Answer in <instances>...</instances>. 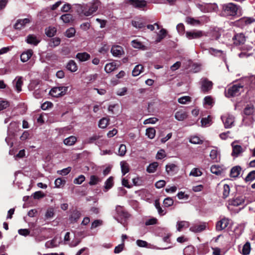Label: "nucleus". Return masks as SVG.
<instances>
[{"label": "nucleus", "mask_w": 255, "mask_h": 255, "mask_svg": "<svg viewBox=\"0 0 255 255\" xmlns=\"http://www.w3.org/2000/svg\"><path fill=\"white\" fill-rule=\"evenodd\" d=\"M255 179V171L250 172L245 178L246 182L252 181Z\"/></svg>", "instance_id": "obj_55"}, {"label": "nucleus", "mask_w": 255, "mask_h": 255, "mask_svg": "<svg viewBox=\"0 0 255 255\" xmlns=\"http://www.w3.org/2000/svg\"><path fill=\"white\" fill-rule=\"evenodd\" d=\"M68 70L72 72H75L77 70V65L75 62L73 60H70L67 65Z\"/></svg>", "instance_id": "obj_28"}, {"label": "nucleus", "mask_w": 255, "mask_h": 255, "mask_svg": "<svg viewBox=\"0 0 255 255\" xmlns=\"http://www.w3.org/2000/svg\"><path fill=\"white\" fill-rule=\"evenodd\" d=\"M221 119L226 128H231L234 126L235 117L230 114H226L221 117Z\"/></svg>", "instance_id": "obj_4"}, {"label": "nucleus", "mask_w": 255, "mask_h": 255, "mask_svg": "<svg viewBox=\"0 0 255 255\" xmlns=\"http://www.w3.org/2000/svg\"><path fill=\"white\" fill-rule=\"evenodd\" d=\"M217 6L216 5H212V4H206L204 6V9H202L201 10L204 12H210L212 11H215L216 10Z\"/></svg>", "instance_id": "obj_34"}, {"label": "nucleus", "mask_w": 255, "mask_h": 255, "mask_svg": "<svg viewBox=\"0 0 255 255\" xmlns=\"http://www.w3.org/2000/svg\"><path fill=\"white\" fill-rule=\"evenodd\" d=\"M110 119L106 118H103L101 119L99 122V127L101 128H106L109 124Z\"/></svg>", "instance_id": "obj_33"}, {"label": "nucleus", "mask_w": 255, "mask_h": 255, "mask_svg": "<svg viewBox=\"0 0 255 255\" xmlns=\"http://www.w3.org/2000/svg\"><path fill=\"white\" fill-rule=\"evenodd\" d=\"M127 151L126 146L125 144H122L119 148V153L120 156H123L125 155Z\"/></svg>", "instance_id": "obj_54"}, {"label": "nucleus", "mask_w": 255, "mask_h": 255, "mask_svg": "<svg viewBox=\"0 0 255 255\" xmlns=\"http://www.w3.org/2000/svg\"><path fill=\"white\" fill-rule=\"evenodd\" d=\"M191 101V98L189 96H183L178 99V101L182 104H185L187 102Z\"/></svg>", "instance_id": "obj_61"}, {"label": "nucleus", "mask_w": 255, "mask_h": 255, "mask_svg": "<svg viewBox=\"0 0 255 255\" xmlns=\"http://www.w3.org/2000/svg\"><path fill=\"white\" fill-rule=\"evenodd\" d=\"M100 5L99 0H94L89 5L78 4V12L84 16H89L96 12Z\"/></svg>", "instance_id": "obj_1"}, {"label": "nucleus", "mask_w": 255, "mask_h": 255, "mask_svg": "<svg viewBox=\"0 0 255 255\" xmlns=\"http://www.w3.org/2000/svg\"><path fill=\"white\" fill-rule=\"evenodd\" d=\"M111 53L115 57H119L123 54L124 51L123 48L119 45H115L112 47Z\"/></svg>", "instance_id": "obj_13"}, {"label": "nucleus", "mask_w": 255, "mask_h": 255, "mask_svg": "<svg viewBox=\"0 0 255 255\" xmlns=\"http://www.w3.org/2000/svg\"><path fill=\"white\" fill-rule=\"evenodd\" d=\"M244 113L247 116H255V110L253 106H247L244 109Z\"/></svg>", "instance_id": "obj_36"}, {"label": "nucleus", "mask_w": 255, "mask_h": 255, "mask_svg": "<svg viewBox=\"0 0 255 255\" xmlns=\"http://www.w3.org/2000/svg\"><path fill=\"white\" fill-rule=\"evenodd\" d=\"M158 119L156 118H154V117L150 118L145 120L143 122V124H144V125L149 124H154L158 121Z\"/></svg>", "instance_id": "obj_63"}, {"label": "nucleus", "mask_w": 255, "mask_h": 255, "mask_svg": "<svg viewBox=\"0 0 255 255\" xmlns=\"http://www.w3.org/2000/svg\"><path fill=\"white\" fill-rule=\"evenodd\" d=\"M122 172L123 175H124L129 172V164L125 161H122L120 163Z\"/></svg>", "instance_id": "obj_27"}, {"label": "nucleus", "mask_w": 255, "mask_h": 255, "mask_svg": "<svg viewBox=\"0 0 255 255\" xmlns=\"http://www.w3.org/2000/svg\"><path fill=\"white\" fill-rule=\"evenodd\" d=\"M116 211L117 213L118 217H115V219L119 222H121L118 217H120L121 219L127 218L128 217V214L125 212L123 207L121 206H117L116 208Z\"/></svg>", "instance_id": "obj_11"}, {"label": "nucleus", "mask_w": 255, "mask_h": 255, "mask_svg": "<svg viewBox=\"0 0 255 255\" xmlns=\"http://www.w3.org/2000/svg\"><path fill=\"white\" fill-rule=\"evenodd\" d=\"M204 35V32L201 30H194L186 32V36L188 39H198Z\"/></svg>", "instance_id": "obj_6"}, {"label": "nucleus", "mask_w": 255, "mask_h": 255, "mask_svg": "<svg viewBox=\"0 0 255 255\" xmlns=\"http://www.w3.org/2000/svg\"><path fill=\"white\" fill-rule=\"evenodd\" d=\"M33 51L31 49H28L26 51L23 52L20 55L21 60L23 62L27 61L32 56Z\"/></svg>", "instance_id": "obj_16"}, {"label": "nucleus", "mask_w": 255, "mask_h": 255, "mask_svg": "<svg viewBox=\"0 0 255 255\" xmlns=\"http://www.w3.org/2000/svg\"><path fill=\"white\" fill-rule=\"evenodd\" d=\"M210 156L212 160H214L215 161H217L218 160V153L217 150L216 149H212L210 151Z\"/></svg>", "instance_id": "obj_57"}, {"label": "nucleus", "mask_w": 255, "mask_h": 255, "mask_svg": "<svg viewBox=\"0 0 255 255\" xmlns=\"http://www.w3.org/2000/svg\"><path fill=\"white\" fill-rule=\"evenodd\" d=\"M255 120L253 117H245L243 119V121L246 125H252L253 123L255 122Z\"/></svg>", "instance_id": "obj_60"}, {"label": "nucleus", "mask_w": 255, "mask_h": 255, "mask_svg": "<svg viewBox=\"0 0 255 255\" xmlns=\"http://www.w3.org/2000/svg\"><path fill=\"white\" fill-rule=\"evenodd\" d=\"M189 142L192 144H202L203 142V140L202 138H200L199 136L196 135H193L190 137L189 139Z\"/></svg>", "instance_id": "obj_31"}, {"label": "nucleus", "mask_w": 255, "mask_h": 255, "mask_svg": "<svg viewBox=\"0 0 255 255\" xmlns=\"http://www.w3.org/2000/svg\"><path fill=\"white\" fill-rule=\"evenodd\" d=\"M56 32V28L55 27L49 26L45 29L46 35L49 37L54 36Z\"/></svg>", "instance_id": "obj_32"}, {"label": "nucleus", "mask_w": 255, "mask_h": 255, "mask_svg": "<svg viewBox=\"0 0 255 255\" xmlns=\"http://www.w3.org/2000/svg\"><path fill=\"white\" fill-rule=\"evenodd\" d=\"M232 147L233 148L232 155L234 157H237L239 156L244 151L243 147L241 145L237 144L236 141L232 143Z\"/></svg>", "instance_id": "obj_8"}, {"label": "nucleus", "mask_w": 255, "mask_h": 255, "mask_svg": "<svg viewBox=\"0 0 255 255\" xmlns=\"http://www.w3.org/2000/svg\"><path fill=\"white\" fill-rule=\"evenodd\" d=\"M189 223L186 221H180L177 223V230L178 231H181L184 227H188Z\"/></svg>", "instance_id": "obj_43"}, {"label": "nucleus", "mask_w": 255, "mask_h": 255, "mask_svg": "<svg viewBox=\"0 0 255 255\" xmlns=\"http://www.w3.org/2000/svg\"><path fill=\"white\" fill-rule=\"evenodd\" d=\"M154 204L156 208L158 211V213L160 215L163 216L166 213L164 212L163 210H162V208L160 207V203L158 200H155Z\"/></svg>", "instance_id": "obj_47"}, {"label": "nucleus", "mask_w": 255, "mask_h": 255, "mask_svg": "<svg viewBox=\"0 0 255 255\" xmlns=\"http://www.w3.org/2000/svg\"><path fill=\"white\" fill-rule=\"evenodd\" d=\"M61 40L58 37L51 38L48 43L49 46L54 48L58 46L60 43Z\"/></svg>", "instance_id": "obj_30"}, {"label": "nucleus", "mask_w": 255, "mask_h": 255, "mask_svg": "<svg viewBox=\"0 0 255 255\" xmlns=\"http://www.w3.org/2000/svg\"><path fill=\"white\" fill-rule=\"evenodd\" d=\"M243 202L244 200L242 199L236 198L230 201V204L233 206H238L241 205Z\"/></svg>", "instance_id": "obj_59"}, {"label": "nucleus", "mask_w": 255, "mask_h": 255, "mask_svg": "<svg viewBox=\"0 0 255 255\" xmlns=\"http://www.w3.org/2000/svg\"><path fill=\"white\" fill-rule=\"evenodd\" d=\"M251 251V246L249 242H247L243 247L242 253L244 255H248Z\"/></svg>", "instance_id": "obj_41"}, {"label": "nucleus", "mask_w": 255, "mask_h": 255, "mask_svg": "<svg viewBox=\"0 0 255 255\" xmlns=\"http://www.w3.org/2000/svg\"><path fill=\"white\" fill-rule=\"evenodd\" d=\"M174 201L170 197L166 198L163 201V205L166 207H168L173 204Z\"/></svg>", "instance_id": "obj_52"}, {"label": "nucleus", "mask_w": 255, "mask_h": 255, "mask_svg": "<svg viewBox=\"0 0 255 255\" xmlns=\"http://www.w3.org/2000/svg\"><path fill=\"white\" fill-rule=\"evenodd\" d=\"M243 91V86L240 84L234 85L229 87L226 95L227 97L239 96Z\"/></svg>", "instance_id": "obj_2"}, {"label": "nucleus", "mask_w": 255, "mask_h": 255, "mask_svg": "<svg viewBox=\"0 0 255 255\" xmlns=\"http://www.w3.org/2000/svg\"><path fill=\"white\" fill-rule=\"evenodd\" d=\"M241 168L239 166L233 167L230 171V175L232 177L236 178L238 177L240 174Z\"/></svg>", "instance_id": "obj_24"}, {"label": "nucleus", "mask_w": 255, "mask_h": 255, "mask_svg": "<svg viewBox=\"0 0 255 255\" xmlns=\"http://www.w3.org/2000/svg\"><path fill=\"white\" fill-rule=\"evenodd\" d=\"M255 21V19L252 17H245L241 18L238 21L239 24L242 26L249 25Z\"/></svg>", "instance_id": "obj_15"}, {"label": "nucleus", "mask_w": 255, "mask_h": 255, "mask_svg": "<svg viewBox=\"0 0 255 255\" xmlns=\"http://www.w3.org/2000/svg\"><path fill=\"white\" fill-rule=\"evenodd\" d=\"M75 33L76 30L75 28L73 27H70L66 30L65 35L68 38H71L75 35Z\"/></svg>", "instance_id": "obj_48"}, {"label": "nucleus", "mask_w": 255, "mask_h": 255, "mask_svg": "<svg viewBox=\"0 0 255 255\" xmlns=\"http://www.w3.org/2000/svg\"><path fill=\"white\" fill-rule=\"evenodd\" d=\"M30 21L29 18H24L23 19H18L14 25L15 29H20L23 28L27 23H29Z\"/></svg>", "instance_id": "obj_12"}, {"label": "nucleus", "mask_w": 255, "mask_h": 255, "mask_svg": "<svg viewBox=\"0 0 255 255\" xmlns=\"http://www.w3.org/2000/svg\"><path fill=\"white\" fill-rule=\"evenodd\" d=\"M68 88V87H54L50 90L49 94L52 97H59L64 95L66 93Z\"/></svg>", "instance_id": "obj_5"}, {"label": "nucleus", "mask_w": 255, "mask_h": 255, "mask_svg": "<svg viewBox=\"0 0 255 255\" xmlns=\"http://www.w3.org/2000/svg\"><path fill=\"white\" fill-rule=\"evenodd\" d=\"M156 131L153 128H149L146 130V135L150 139H153L155 135Z\"/></svg>", "instance_id": "obj_37"}, {"label": "nucleus", "mask_w": 255, "mask_h": 255, "mask_svg": "<svg viewBox=\"0 0 255 255\" xmlns=\"http://www.w3.org/2000/svg\"><path fill=\"white\" fill-rule=\"evenodd\" d=\"M117 69V65L115 62L108 63L105 67V71L108 73H111Z\"/></svg>", "instance_id": "obj_26"}, {"label": "nucleus", "mask_w": 255, "mask_h": 255, "mask_svg": "<svg viewBox=\"0 0 255 255\" xmlns=\"http://www.w3.org/2000/svg\"><path fill=\"white\" fill-rule=\"evenodd\" d=\"M13 84L14 85L16 90L18 92H20L21 91V86L23 84L22 77H16L13 81Z\"/></svg>", "instance_id": "obj_21"}, {"label": "nucleus", "mask_w": 255, "mask_h": 255, "mask_svg": "<svg viewBox=\"0 0 255 255\" xmlns=\"http://www.w3.org/2000/svg\"><path fill=\"white\" fill-rule=\"evenodd\" d=\"M44 94L43 91L40 90V89H37L34 91L33 93V95L34 97L36 99H39L41 97H42Z\"/></svg>", "instance_id": "obj_62"}, {"label": "nucleus", "mask_w": 255, "mask_h": 255, "mask_svg": "<svg viewBox=\"0 0 255 255\" xmlns=\"http://www.w3.org/2000/svg\"><path fill=\"white\" fill-rule=\"evenodd\" d=\"M211 122V118L210 116H208L207 118H203L201 120V123L202 126L203 127H207L210 125Z\"/></svg>", "instance_id": "obj_56"}, {"label": "nucleus", "mask_w": 255, "mask_h": 255, "mask_svg": "<svg viewBox=\"0 0 255 255\" xmlns=\"http://www.w3.org/2000/svg\"><path fill=\"white\" fill-rule=\"evenodd\" d=\"M202 174V172L199 168H194L191 171L189 175L190 176L198 177L201 176Z\"/></svg>", "instance_id": "obj_49"}, {"label": "nucleus", "mask_w": 255, "mask_h": 255, "mask_svg": "<svg viewBox=\"0 0 255 255\" xmlns=\"http://www.w3.org/2000/svg\"><path fill=\"white\" fill-rule=\"evenodd\" d=\"M131 45L134 48L141 49L144 50L145 46L142 43L137 40H133L131 41Z\"/></svg>", "instance_id": "obj_35"}, {"label": "nucleus", "mask_w": 255, "mask_h": 255, "mask_svg": "<svg viewBox=\"0 0 255 255\" xmlns=\"http://www.w3.org/2000/svg\"><path fill=\"white\" fill-rule=\"evenodd\" d=\"M114 185V178L112 176L110 177L105 182V188L107 190L111 188Z\"/></svg>", "instance_id": "obj_45"}, {"label": "nucleus", "mask_w": 255, "mask_h": 255, "mask_svg": "<svg viewBox=\"0 0 255 255\" xmlns=\"http://www.w3.org/2000/svg\"><path fill=\"white\" fill-rule=\"evenodd\" d=\"M26 41L28 44L36 45L40 42V39L36 36L30 34L27 36Z\"/></svg>", "instance_id": "obj_18"}, {"label": "nucleus", "mask_w": 255, "mask_h": 255, "mask_svg": "<svg viewBox=\"0 0 255 255\" xmlns=\"http://www.w3.org/2000/svg\"><path fill=\"white\" fill-rule=\"evenodd\" d=\"M60 242V239H58L57 237H55L52 240L47 241L45 243V247L47 248L56 247L58 246Z\"/></svg>", "instance_id": "obj_17"}, {"label": "nucleus", "mask_w": 255, "mask_h": 255, "mask_svg": "<svg viewBox=\"0 0 255 255\" xmlns=\"http://www.w3.org/2000/svg\"><path fill=\"white\" fill-rule=\"evenodd\" d=\"M184 255H194V249L192 246H188L183 250Z\"/></svg>", "instance_id": "obj_42"}, {"label": "nucleus", "mask_w": 255, "mask_h": 255, "mask_svg": "<svg viewBox=\"0 0 255 255\" xmlns=\"http://www.w3.org/2000/svg\"><path fill=\"white\" fill-rule=\"evenodd\" d=\"M214 100L210 96H206L204 99V104L209 106H212Z\"/></svg>", "instance_id": "obj_53"}, {"label": "nucleus", "mask_w": 255, "mask_h": 255, "mask_svg": "<svg viewBox=\"0 0 255 255\" xmlns=\"http://www.w3.org/2000/svg\"><path fill=\"white\" fill-rule=\"evenodd\" d=\"M143 67L142 65L139 64L134 68L132 72V75L133 76H138L143 71Z\"/></svg>", "instance_id": "obj_29"}, {"label": "nucleus", "mask_w": 255, "mask_h": 255, "mask_svg": "<svg viewBox=\"0 0 255 255\" xmlns=\"http://www.w3.org/2000/svg\"><path fill=\"white\" fill-rule=\"evenodd\" d=\"M65 180L62 179L61 178L56 179L55 181V185L57 188H60L61 186L64 185L65 184Z\"/></svg>", "instance_id": "obj_58"}, {"label": "nucleus", "mask_w": 255, "mask_h": 255, "mask_svg": "<svg viewBox=\"0 0 255 255\" xmlns=\"http://www.w3.org/2000/svg\"><path fill=\"white\" fill-rule=\"evenodd\" d=\"M230 220L228 218H224L218 221L216 226L217 231H221L226 229L229 225Z\"/></svg>", "instance_id": "obj_9"}, {"label": "nucleus", "mask_w": 255, "mask_h": 255, "mask_svg": "<svg viewBox=\"0 0 255 255\" xmlns=\"http://www.w3.org/2000/svg\"><path fill=\"white\" fill-rule=\"evenodd\" d=\"M60 18L64 23H69L73 20V16L71 14L67 13L61 15Z\"/></svg>", "instance_id": "obj_39"}, {"label": "nucleus", "mask_w": 255, "mask_h": 255, "mask_svg": "<svg viewBox=\"0 0 255 255\" xmlns=\"http://www.w3.org/2000/svg\"><path fill=\"white\" fill-rule=\"evenodd\" d=\"M85 176L83 175H81L74 179V183L75 184H81L85 181Z\"/></svg>", "instance_id": "obj_64"}, {"label": "nucleus", "mask_w": 255, "mask_h": 255, "mask_svg": "<svg viewBox=\"0 0 255 255\" xmlns=\"http://www.w3.org/2000/svg\"><path fill=\"white\" fill-rule=\"evenodd\" d=\"M129 3L137 8H142L146 5V1L144 0H129Z\"/></svg>", "instance_id": "obj_14"}, {"label": "nucleus", "mask_w": 255, "mask_h": 255, "mask_svg": "<svg viewBox=\"0 0 255 255\" xmlns=\"http://www.w3.org/2000/svg\"><path fill=\"white\" fill-rule=\"evenodd\" d=\"M77 141L76 137L74 136H70L64 140V143L68 146L74 145Z\"/></svg>", "instance_id": "obj_25"}, {"label": "nucleus", "mask_w": 255, "mask_h": 255, "mask_svg": "<svg viewBox=\"0 0 255 255\" xmlns=\"http://www.w3.org/2000/svg\"><path fill=\"white\" fill-rule=\"evenodd\" d=\"M206 226L205 224L195 225L190 228V230L194 233L200 232L205 230Z\"/></svg>", "instance_id": "obj_23"}, {"label": "nucleus", "mask_w": 255, "mask_h": 255, "mask_svg": "<svg viewBox=\"0 0 255 255\" xmlns=\"http://www.w3.org/2000/svg\"><path fill=\"white\" fill-rule=\"evenodd\" d=\"M80 62H84L88 60L90 58V55L87 52L78 53L76 56Z\"/></svg>", "instance_id": "obj_20"}, {"label": "nucleus", "mask_w": 255, "mask_h": 255, "mask_svg": "<svg viewBox=\"0 0 255 255\" xmlns=\"http://www.w3.org/2000/svg\"><path fill=\"white\" fill-rule=\"evenodd\" d=\"M238 9V6L233 3H229L223 5V10L227 15L233 16L237 14Z\"/></svg>", "instance_id": "obj_3"}, {"label": "nucleus", "mask_w": 255, "mask_h": 255, "mask_svg": "<svg viewBox=\"0 0 255 255\" xmlns=\"http://www.w3.org/2000/svg\"><path fill=\"white\" fill-rule=\"evenodd\" d=\"M187 118L186 112L183 110L177 111L175 114V118L179 121H183Z\"/></svg>", "instance_id": "obj_19"}, {"label": "nucleus", "mask_w": 255, "mask_h": 255, "mask_svg": "<svg viewBox=\"0 0 255 255\" xmlns=\"http://www.w3.org/2000/svg\"><path fill=\"white\" fill-rule=\"evenodd\" d=\"M211 172L216 175H219L222 173V169L219 165H214L211 167Z\"/></svg>", "instance_id": "obj_38"}, {"label": "nucleus", "mask_w": 255, "mask_h": 255, "mask_svg": "<svg viewBox=\"0 0 255 255\" xmlns=\"http://www.w3.org/2000/svg\"><path fill=\"white\" fill-rule=\"evenodd\" d=\"M80 212L77 210H74L72 212L69 217V220L71 223L76 222L80 218Z\"/></svg>", "instance_id": "obj_22"}, {"label": "nucleus", "mask_w": 255, "mask_h": 255, "mask_svg": "<svg viewBox=\"0 0 255 255\" xmlns=\"http://www.w3.org/2000/svg\"><path fill=\"white\" fill-rule=\"evenodd\" d=\"M158 166V164L157 162H153L149 165L146 170L148 173H153L156 170Z\"/></svg>", "instance_id": "obj_40"}, {"label": "nucleus", "mask_w": 255, "mask_h": 255, "mask_svg": "<svg viewBox=\"0 0 255 255\" xmlns=\"http://www.w3.org/2000/svg\"><path fill=\"white\" fill-rule=\"evenodd\" d=\"M18 127V126L16 123H11L8 128V131L11 134H14V132L16 131Z\"/></svg>", "instance_id": "obj_46"}, {"label": "nucleus", "mask_w": 255, "mask_h": 255, "mask_svg": "<svg viewBox=\"0 0 255 255\" xmlns=\"http://www.w3.org/2000/svg\"><path fill=\"white\" fill-rule=\"evenodd\" d=\"M101 181V179L96 175H91L90 178L89 184L90 185H94Z\"/></svg>", "instance_id": "obj_44"}, {"label": "nucleus", "mask_w": 255, "mask_h": 255, "mask_svg": "<svg viewBox=\"0 0 255 255\" xmlns=\"http://www.w3.org/2000/svg\"><path fill=\"white\" fill-rule=\"evenodd\" d=\"M201 91L204 93H206L212 89L213 83L206 78H203L201 80Z\"/></svg>", "instance_id": "obj_7"}, {"label": "nucleus", "mask_w": 255, "mask_h": 255, "mask_svg": "<svg viewBox=\"0 0 255 255\" xmlns=\"http://www.w3.org/2000/svg\"><path fill=\"white\" fill-rule=\"evenodd\" d=\"M230 187L228 184H225L223 186V198H226L230 193Z\"/></svg>", "instance_id": "obj_51"}, {"label": "nucleus", "mask_w": 255, "mask_h": 255, "mask_svg": "<svg viewBox=\"0 0 255 255\" xmlns=\"http://www.w3.org/2000/svg\"><path fill=\"white\" fill-rule=\"evenodd\" d=\"M233 40L236 45L243 44L246 41V37L243 33H238L233 37Z\"/></svg>", "instance_id": "obj_10"}, {"label": "nucleus", "mask_w": 255, "mask_h": 255, "mask_svg": "<svg viewBox=\"0 0 255 255\" xmlns=\"http://www.w3.org/2000/svg\"><path fill=\"white\" fill-rule=\"evenodd\" d=\"M132 25L136 28L141 29L145 27V25L140 21H132Z\"/></svg>", "instance_id": "obj_50"}]
</instances>
